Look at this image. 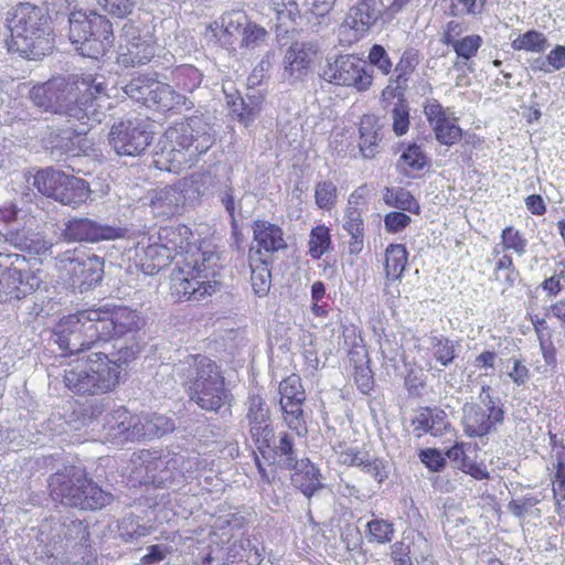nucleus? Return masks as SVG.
Masks as SVG:
<instances>
[{
	"instance_id": "nucleus-1",
	"label": "nucleus",
	"mask_w": 565,
	"mask_h": 565,
	"mask_svg": "<svg viewBox=\"0 0 565 565\" xmlns=\"http://www.w3.org/2000/svg\"><path fill=\"white\" fill-rule=\"evenodd\" d=\"M29 98L40 109L64 115L87 128L100 124L109 106L105 82L93 75L53 77L34 85Z\"/></svg>"
},
{
	"instance_id": "nucleus-2",
	"label": "nucleus",
	"mask_w": 565,
	"mask_h": 565,
	"mask_svg": "<svg viewBox=\"0 0 565 565\" xmlns=\"http://www.w3.org/2000/svg\"><path fill=\"white\" fill-rule=\"evenodd\" d=\"M31 532L29 547L47 565H88L93 559L87 525L78 519L52 516Z\"/></svg>"
},
{
	"instance_id": "nucleus-3",
	"label": "nucleus",
	"mask_w": 565,
	"mask_h": 565,
	"mask_svg": "<svg viewBox=\"0 0 565 565\" xmlns=\"http://www.w3.org/2000/svg\"><path fill=\"white\" fill-rule=\"evenodd\" d=\"M10 40L8 51L28 60H40L54 46L53 26L49 12L29 2L19 3L7 17Z\"/></svg>"
},
{
	"instance_id": "nucleus-4",
	"label": "nucleus",
	"mask_w": 565,
	"mask_h": 565,
	"mask_svg": "<svg viewBox=\"0 0 565 565\" xmlns=\"http://www.w3.org/2000/svg\"><path fill=\"white\" fill-rule=\"evenodd\" d=\"M182 380L190 402L201 409L217 413L228 403L231 394L220 366L210 358L201 354L188 355L173 367Z\"/></svg>"
},
{
	"instance_id": "nucleus-5",
	"label": "nucleus",
	"mask_w": 565,
	"mask_h": 565,
	"mask_svg": "<svg viewBox=\"0 0 565 565\" xmlns=\"http://www.w3.org/2000/svg\"><path fill=\"white\" fill-rule=\"evenodd\" d=\"M218 262L213 248H192L180 258L170 277L171 296L177 301H200L216 291L215 267Z\"/></svg>"
},
{
	"instance_id": "nucleus-6",
	"label": "nucleus",
	"mask_w": 565,
	"mask_h": 565,
	"mask_svg": "<svg viewBox=\"0 0 565 565\" xmlns=\"http://www.w3.org/2000/svg\"><path fill=\"white\" fill-rule=\"evenodd\" d=\"M131 465L129 480L134 486L175 489L185 481L193 468L198 466V458L143 449L132 455Z\"/></svg>"
},
{
	"instance_id": "nucleus-7",
	"label": "nucleus",
	"mask_w": 565,
	"mask_h": 565,
	"mask_svg": "<svg viewBox=\"0 0 565 565\" xmlns=\"http://www.w3.org/2000/svg\"><path fill=\"white\" fill-rule=\"evenodd\" d=\"M162 153L174 168L191 167L215 142V130L203 116H192L163 135Z\"/></svg>"
},
{
	"instance_id": "nucleus-8",
	"label": "nucleus",
	"mask_w": 565,
	"mask_h": 565,
	"mask_svg": "<svg viewBox=\"0 0 565 565\" xmlns=\"http://www.w3.org/2000/svg\"><path fill=\"white\" fill-rule=\"evenodd\" d=\"M50 494L54 501L81 510H98L111 502V494L87 479L85 470L68 466L49 478Z\"/></svg>"
},
{
	"instance_id": "nucleus-9",
	"label": "nucleus",
	"mask_w": 565,
	"mask_h": 565,
	"mask_svg": "<svg viewBox=\"0 0 565 565\" xmlns=\"http://www.w3.org/2000/svg\"><path fill=\"white\" fill-rule=\"evenodd\" d=\"M98 315L94 309L82 310L60 319L54 328V342L64 354H77L86 351H97L99 348L108 347L107 342L100 340Z\"/></svg>"
},
{
	"instance_id": "nucleus-10",
	"label": "nucleus",
	"mask_w": 565,
	"mask_h": 565,
	"mask_svg": "<svg viewBox=\"0 0 565 565\" xmlns=\"http://www.w3.org/2000/svg\"><path fill=\"white\" fill-rule=\"evenodd\" d=\"M120 372L92 351L76 365L64 371V384L78 395H99L110 392L119 382Z\"/></svg>"
},
{
	"instance_id": "nucleus-11",
	"label": "nucleus",
	"mask_w": 565,
	"mask_h": 565,
	"mask_svg": "<svg viewBox=\"0 0 565 565\" xmlns=\"http://www.w3.org/2000/svg\"><path fill=\"white\" fill-rule=\"evenodd\" d=\"M68 23L70 40L83 56L97 58L113 45V25L105 17L93 11H74Z\"/></svg>"
},
{
	"instance_id": "nucleus-12",
	"label": "nucleus",
	"mask_w": 565,
	"mask_h": 565,
	"mask_svg": "<svg viewBox=\"0 0 565 565\" xmlns=\"http://www.w3.org/2000/svg\"><path fill=\"white\" fill-rule=\"evenodd\" d=\"M478 398L480 403H466L461 408L463 433L471 438L488 436L504 422L503 405L491 396L490 386L483 385Z\"/></svg>"
},
{
	"instance_id": "nucleus-13",
	"label": "nucleus",
	"mask_w": 565,
	"mask_h": 565,
	"mask_svg": "<svg viewBox=\"0 0 565 565\" xmlns=\"http://www.w3.org/2000/svg\"><path fill=\"white\" fill-rule=\"evenodd\" d=\"M33 186L42 194L64 205L77 206L89 196L87 183L52 167L42 169L33 177Z\"/></svg>"
},
{
	"instance_id": "nucleus-14",
	"label": "nucleus",
	"mask_w": 565,
	"mask_h": 565,
	"mask_svg": "<svg viewBox=\"0 0 565 565\" xmlns=\"http://www.w3.org/2000/svg\"><path fill=\"white\" fill-rule=\"evenodd\" d=\"M202 177L192 175L175 184L154 190L150 196L151 212L157 217L170 218L181 214L186 203L196 202L202 195Z\"/></svg>"
},
{
	"instance_id": "nucleus-15",
	"label": "nucleus",
	"mask_w": 565,
	"mask_h": 565,
	"mask_svg": "<svg viewBox=\"0 0 565 565\" xmlns=\"http://www.w3.org/2000/svg\"><path fill=\"white\" fill-rule=\"evenodd\" d=\"M14 260V266L0 276V303L25 298L43 282V270L36 259L21 255Z\"/></svg>"
},
{
	"instance_id": "nucleus-16",
	"label": "nucleus",
	"mask_w": 565,
	"mask_h": 565,
	"mask_svg": "<svg viewBox=\"0 0 565 565\" xmlns=\"http://www.w3.org/2000/svg\"><path fill=\"white\" fill-rule=\"evenodd\" d=\"M159 45L149 28L125 24L120 39L117 61L124 67H136L150 62L158 63Z\"/></svg>"
},
{
	"instance_id": "nucleus-17",
	"label": "nucleus",
	"mask_w": 565,
	"mask_h": 565,
	"mask_svg": "<svg viewBox=\"0 0 565 565\" xmlns=\"http://www.w3.org/2000/svg\"><path fill=\"white\" fill-rule=\"evenodd\" d=\"M151 132L139 119L115 122L109 131V145L119 156H140L150 145Z\"/></svg>"
},
{
	"instance_id": "nucleus-18",
	"label": "nucleus",
	"mask_w": 565,
	"mask_h": 565,
	"mask_svg": "<svg viewBox=\"0 0 565 565\" xmlns=\"http://www.w3.org/2000/svg\"><path fill=\"white\" fill-rule=\"evenodd\" d=\"M322 78L335 85L352 86L360 92L366 90L373 79L365 62L353 55L340 56L329 64L323 70Z\"/></svg>"
},
{
	"instance_id": "nucleus-19",
	"label": "nucleus",
	"mask_w": 565,
	"mask_h": 565,
	"mask_svg": "<svg viewBox=\"0 0 565 565\" xmlns=\"http://www.w3.org/2000/svg\"><path fill=\"white\" fill-rule=\"evenodd\" d=\"M95 310L98 315L96 323L103 342L111 339H124V337L135 334L139 330L140 317L136 310L127 307L98 308Z\"/></svg>"
},
{
	"instance_id": "nucleus-20",
	"label": "nucleus",
	"mask_w": 565,
	"mask_h": 565,
	"mask_svg": "<svg viewBox=\"0 0 565 565\" xmlns=\"http://www.w3.org/2000/svg\"><path fill=\"white\" fill-rule=\"evenodd\" d=\"M280 408L287 426L298 435L307 431L302 404L306 399L305 390L298 375L292 374L279 384Z\"/></svg>"
},
{
	"instance_id": "nucleus-21",
	"label": "nucleus",
	"mask_w": 565,
	"mask_h": 565,
	"mask_svg": "<svg viewBox=\"0 0 565 565\" xmlns=\"http://www.w3.org/2000/svg\"><path fill=\"white\" fill-rule=\"evenodd\" d=\"M126 230L118 226L98 223L94 220L82 217L72 218L62 232L67 242L97 243L100 241H114L125 237Z\"/></svg>"
},
{
	"instance_id": "nucleus-22",
	"label": "nucleus",
	"mask_w": 565,
	"mask_h": 565,
	"mask_svg": "<svg viewBox=\"0 0 565 565\" xmlns=\"http://www.w3.org/2000/svg\"><path fill=\"white\" fill-rule=\"evenodd\" d=\"M424 114L439 143L450 147L461 139L462 129L450 108H445L437 99L429 98L424 103Z\"/></svg>"
},
{
	"instance_id": "nucleus-23",
	"label": "nucleus",
	"mask_w": 565,
	"mask_h": 565,
	"mask_svg": "<svg viewBox=\"0 0 565 565\" xmlns=\"http://www.w3.org/2000/svg\"><path fill=\"white\" fill-rule=\"evenodd\" d=\"M383 8L382 0H359L347 13L340 32L353 31V40L358 41L382 17Z\"/></svg>"
},
{
	"instance_id": "nucleus-24",
	"label": "nucleus",
	"mask_w": 565,
	"mask_h": 565,
	"mask_svg": "<svg viewBox=\"0 0 565 565\" xmlns=\"http://www.w3.org/2000/svg\"><path fill=\"white\" fill-rule=\"evenodd\" d=\"M193 233L190 227L183 224L177 226L161 227L158 232V239L166 248L175 255V263L192 252V248H213L210 243L200 245L193 244Z\"/></svg>"
},
{
	"instance_id": "nucleus-25",
	"label": "nucleus",
	"mask_w": 565,
	"mask_h": 565,
	"mask_svg": "<svg viewBox=\"0 0 565 565\" xmlns=\"http://www.w3.org/2000/svg\"><path fill=\"white\" fill-rule=\"evenodd\" d=\"M315 53L310 43H294L284 56V78L289 83L301 79L308 73Z\"/></svg>"
},
{
	"instance_id": "nucleus-26",
	"label": "nucleus",
	"mask_w": 565,
	"mask_h": 565,
	"mask_svg": "<svg viewBox=\"0 0 565 565\" xmlns=\"http://www.w3.org/2000/svg\"><path fill=\"white\" fill-rule=\"evenodd\" d=\"M108 347L99 348L97 355L107 361L108 365L115 366L119 372L124 364L136 359L139 353V345L134 337L128 339L107 340Z\"/></svg>"
},
{
	"instance_id": "nucleus-27",
	"label": "nucleus",
	"mask_w": 565,
	"mask_h": 565,
	"mask_svg": "<svg viewBox=\"0 0 565 565\" xmlns=\"http://www.w3.org/2000/svg\"><path fill=\"white\" fill-rule=\"evenodd\" d=\"M292 470L291 484L299 489L308 499L323 488L320 470L308 459H300Z\"/></svg>"
},
{
	"instance_id": "nucleus-28",
	"label": "nucleus",
	"mask_w": 565,
	"mask_h": 565,
	"mask_svg": "<svg viewBox=\"0 0 565 565\" xmlns=\"http://www.w3.org/2000/svg\"><path fill=\"white\" fill-rule=\"evenodd\" d=\"M70 265V270L73 275V284L78 285L81 292L92 288L103 278L104 264L97 256L88 257L84 260L74 259Z\"/></svg>"
},
{
	"instance_id": "nucleus-29",
	"label": "nucleus",
	"mask_w": 565,
	"mask_h": 565,
	"mask_svg": "<svg viewBox=\"0 0 565 565\" xmlns=\"http://www.w3.org/2000/svg\"><path fill=\"white\" fill-rule=\"evenodd\" d=\"M412 426L417 437L429 434L441 436L448 428L449 422L445 411L439 408H423L412 419Z\"/></svg>"
},
{
	"instance_id": "nucleus-30",
	"label": "nucleus",
	"mask_w": 565,
	"mask_h": 565,
	"mask_svg": "<svg viewBox=\"0 0 565 565\" xmlns=\"http://www.w3.org/2000/svg\"><path fill=\"white\" fill-rule=\"evenodd\" d=\"M132 419L134 415L125 407H118L104 417L103 429L106 436L120 443L134 441L135 437L130 436L134 425Z\"/></svg>"
},
{
	"instance_id": "nucleus-31",
	"label": "nucleus",
	"mask_w": 565,
	"mask_h": 565,
	"mask_svg": "<svg viewBox=\"0 0 565 565\" xmlns=\"http://www.w3.org/2000/svg\"><path fill=\"white\" fill-rule=\"evenodd\" d=\"M254 241L259 249L275 253L287 247L282 230L268 221L257 220L253 224Z\"/></svg>"
},
{
	"instance_id": "nucleus-32",
	"label": "nucleus",
	"mask_w": 565,
	"mask_h": 565,
	"mask_svg": "<svg viewBox=\"0 0 565 565\" xmlns=\"http://www.w3.org/2000/svg\"><path fill=\"white\" fill-rule=\"evenodd\" d=\"M360 143L359 148L365 159H372L379 152L381 136V126L379 118L374 115H364L360 121Z\"/></svg>"
},
{
	"instance_id": "nucleus-33",
	"label": "nucleus",
	"mask_w": 565,
	"mask_h": 565,
	"mask_svg": "<svg viewBox=\"0 0 565 565\" xmlns=\"http://www.w3.org/2000/svg\"><path fill=\"white\" fill-rule=\"evenodd\" d=\"M343 228L351 236L349 253L358 255L363 249L364 224L362 212L356 205H353L352 199L349 200L348 207L343 215Z\"/></svg>"
},
{
	"instance_id": "nucleus-34",
	"label": "nucleus",
	"mask_w": 565,
	"mask_h": 565,
	"mask_svg": "<svg viewBox=\"0 0 565 565\" xmlns=\"http://www.w3.org/2000/svg\"><path fill=\"white\" fill-rule=\"evenodd\" d=\"M184 96L177 93L169 84L153 81L146 106L159 111H168L184 104Z\"/></svg>"
},
{
	"instance_id": "nucleus-35",
	"label": "nucleus",
	"mask_w": 565,
	"mask_h": 565,
	"mask_svg": "<svg viewBox=\"0 0 565 565\" xmlns=\"http://www.w3.org/2000/svg\"><path fill=\"white\" fill-rule=\"evenodd\" d=\"M408 253L402 244H391L385 250V276L388 281L401 280L407 265Z\"/></svg>"
},
{
	"instance_id": "nucleus-36",
	"label": "nucleus",
	"mask_w": 565,
	"mask_h": 565,
	"mask_svg": "<svg viewBox=\"0 0 565 565\" xmlns=\"http://www.w3.org/2000/svg\"><path fill=\"white\" fill-rule=\"evenodd\" d=\"M169 79L181 92L192 93L201 85L203 73L193 65L183 64L171 71Z\"/></svg>"
},
{
	"instance_id": "nucleus-37",
	"label": "nucleus",
	"mask_w": 565,
	"mask_h": 565,
	"mask_svg": "<svg viewBox=\"0 0 565 565\" xmlns=\"http://www.w3.org/2000/svg\"><path fill=\"white\" fill-rule=\"evenodd\" d=\"M143 266L150 274L159 271L175 260V255L171 254L158 238L143 248Z\"/></svg>"
},
{
	"instance_id": "nucleus-38",
	"label": "nucleus",
	"mask_w": 565,
	"mask_h": 565,
	"mask_svg": "<svg viewBox=\"0 0 565 565\" xmlns=\"http://www.w3.org/2000/svg\"><path fill=\"white\" fill-rule=\"evenodd\" d=\"M383 200L388 206L396 207L402 211H407L414 214H418L420 211V206L413 194L401 186L386 188Z\"/></svg>"
},
{
	"instance_id": "nucleus-39",
	"label": "nucleus",
	"mask_w": 565,
	"mask_h": 565,
	"mask_svg": "<svg viewBox=\"0 0 565 565\" xmlns=\"http://www.w3.org/2000/svg\"><path fill=\"white\" fill-rule=\"evenodd\" d=\"M269 449H271L274 455L279 458L278 463L285 469L296 467L299 461L294 448V438L286 431L279 433L278 443L276 444L273 441Z\"/></svg>"
},
{
	"instance_id": "nucleus-40",
	"label": "nucleus",
	"mask_w": 565,
	"mask_h": 565,
	"mask_svg": "<svg viewBox=\"0 0 565 565\" xmlns=\"http://www.w3.org/2000/svg\"><path fill=\"white\" fill-rule=\"evenodd\" d=\"M6 241L20 249H25L38 255L46 253L52 246L50 242L45 241L40 235L28 237L24 232H9L6 234Z\"/></svg>"
},
{
	"instance_id": "nucleus-41",
	"label": "nucleus",
	"mask_w": 565,
	"mask_h": 565,
	"mask_svg": "<svg viewBox=\"0 0 565 565\" xmlns=\"http://www.w3.org/2000/svg\"><path fill=\"white\" fill-rule=\"evenodd\" d=\"M118 536L124 542H134L151 533V527L140 523V520L132 515H126L118 521Z\"/></svg>"
},
{
	"instance_id": "nucleus-42",
	"label": "nucleus",
	"mask_w": 565,
	"mask_h": 565,
	"mask_svg": "<svg viewBox=\"0 0 565 565\" xmlns=\"http://www.w3.org/2000/svg\"><path fill=\"white\" fill-rule=\"evenodd\" d=\"M511 46L515 51L543 53L550 43L542 32L529 30L513 40Z\"/></svg>"
},
{
	"instance_id": "nucleus-43",
	"label": "nucleus",
	"mask_w": 565,
	"mask_h": 565,
	"mask_svg": "<svg viewBox=\"0 0 565 565\" xmlns=\"http://www.w3.org/2000/svg\"><path fill=\"white\" fill-rule=\"evenodd\" d=\"M366 527L369 543L386 544L394 537V524L388 520L374 518L367 522Z\"/></svg>"
},
{
	"instance_id": "nucleus-44",
	"label": "nucleus",
	"mask_w": 565,
	"mask_h": 565,
	"mask_svg": "<svg viewBox=\"0 0 565 565\" xmlns=\"http://www.w3.org/2000/svg\"><path fill=\"white\" fill-rule=\"evenodd\" d=\"M269 9L275 13L278 26H287L300 18L298 3L295 0H270Z\"/></svg>"
},
{
	"instance_id": "nucleus-45",
	"label": "nucleus",
	"mask_w": 565,
	"mask_h": 565,
	"mask_svg": "<svg viewBox=\"0 0 565 565\" xmlns=\"http://www.w3.org/2000/svg\"><path fill=\"white\" fill-rule=\"evenodd\" d=\"M418 54L414 49L405 50L394 68L393 82L398 84L408 83L412 74L418 65Z\"/></svg>"
},
{
	"instance_id": "nucleus-46",
	"label": "nucleus",
	"mask_w": 565,
	"mask_h": 565,
	"mask_svg": "<svg viewBox=\"0 0 565 565\" xmlns=\"http://www.w3.org/2000/svg\"><path fill=\"white\" fill-rule=\"evenodd\" d=\"M241 47L255 51L266 45L267 31L254 22L248 21L241 34Z\"/></svg>"
},
{
	"instance_id": "nucleus-47",
	"label": "nucleus",
	"mask_w": 565,
	"mask_h": 565,
	"mask_svg": "<svg viewBox=\"0 0 565 565\" xmlns=\"http://www.w3.org/2000/svg\"><path fill=\"white\" fill-rule=\"evenodd\" d=\"M250 282L255 295L258 297L266 296L271 284V274L267 263L259 262L256 265L250 264Z\"/></svg>"
},
{
	"instance_id": "nucleus-48",
	"label": "nucleus",
	"mask_w": 565,
	"mask_h": 565,
	"mask_svg": "<svg viewBox=\"0 0 565 565\" xmlns=\"http://www.w3.org/2000/svg\"><path fill=\"white\" fill-rule=\"evenodd\" d=\"M330 244V232L327 226L319 225L311 230L309 253L312 258H320L329 249Z\"/></svg>"
},
{
	"instance_id": "nucleus-49",
	"label": "nucleus",
	"mask_w": 565,
	"mask_h": 565,
	"mask_svg": "<svg viewBox=\"0 0 565 565\" xmlns=\"http://www.w3.org/2000/svg\"><path fill=\"white\" fill-rule=\"evenodd\" d=\"M431 350L434 358L444 366L449 365L456 358L455 344L446 337H433Z\"/></svg>"
},
{
	"instance_id": "nucleus-50",
	"label": "nucleus",
	"mask_w": 565,
	"mask_h": 565,
	"mask_svg": "<svg viewBox=\"0 0 565 565\" xmlns=\"http://www.w3.org/2000/svg\"><path fill=\"white\" fill-rule=\"evenodd\" d=\"M482 43L483 40L480 35L470 34L458 39L449 46L454 49L459 58L468 61L477 54Z\"/></svg>"
},
{
	"instance_id": "nucleus-51",
	"label": "nucleus",
	"mask_w": 565,
	"mask_h": 565,
	"mask_svg": "<svg viewBox=\"0 0 565 565\" xmlns=\"http://www.w3.org/2000/svg\"><path fill=\"white\" fill-rule=\"evenodd\" d=\"M248 425H258L269 422V408L259 395H250L247 402Z\"/></svg>"
},
{
	"instance_id": "nucleus-52",
	"label": "nucleus",
	"mask_w": 565,
	"mask_h": 565,
	"mask_svg": "<svg viewBox=\"0 0 565 565\" xmlns=\"http://www.w3.org/2000/svg\"><path fill=\"white\" fill-rule=\"evenodd\" d=\"M132 424L130 436L135 437V440L141 438H157L153 414L134 415Z\"/></svg>"
},
{
	"instance_id": "nucleus-53",
	"label": "nucleus",
	"mask_w": 565,
	"mask_h": 565,
	"mask_svg": "<svg viewBox=\"0 0 565 565\" xmlns=\"http://www.w3.org/2000/svg\"><path fill=\"white\" fill-rule=\"evenodd\" d=\"M152 83L153 79L137 77L131 79L124 87V92L129 98L146 105V102L151 94Z\"/></svg>"
},
{
	"instance_id": "nucleus-54",
	"label": "nucleus",
	"mask_w": 565,
	"mask_h": 565,
	"mask_svg": "<svg viewBox=\"0 0 565 565\" xmlns=\"http://www.w3.org/2000/svg\"><path fill=\"white\" fill-rule=\"evenodd\" d=\"M501 243L503 250H513L518 256H523L526 252L527 241L512 226L502 231Z\"/></svg>"
},
{
	"instance_id": "nucleus-55",
	"label": "nucleus",
	"mask_w": 565,
	"mask_h": 565,
	"mask_svg": "<svg viewBox=\"0 0 565 565\" xmlns=\"http://www.w3.org/2000/svg\"><path fill=\"white\" fill-rule=\"evenodd\" d=\"M249 434L257 449L262 454L271 447L275 433L269 422L249 426Z\"/></svg>"
},
{
	"instance_id": "nucleus-56",
	"label": "nucleus",
	"mask_w": 565,
	"mask_h": 565,
	"mask_svg": "<svg viewBox=\"0 0 565 565\" xmlns=\"http://www.w3.org/2000/svg\"><path fill=\"white\" fill-rule=\"evenodd\" d=\"M315 199L320 209L331 210L337 202V186L331 181L317 183Z\"/></svg>"
},
{
	"instance_id": "nucleus-57",
	"label": "nucleus",
	"mask_w": 565,
	"mask_h": 565,
	"mask_svg": "<svg viewBox=\"0 0 565 565\" xmlns=\"http://www.w3.org/2000/svg\"><path fill=\"white\" fill-rule=\"evenodd\" d=\"M98 7L106 13L117 17L125 18L132 13L137 0H96Z\"/></svg>"
},
{
	"instance_id": "nucleus-58",
	"label": "nucleus",
	"mask_w": 565,
	"mask_h": 565,
	"mask_svg": "<svg viewBox=\"0 0 565 565\" xmlns=\"http://www.w3.org/2000/svg\"><path fill=\"white\" fill-rule=\"evenodd\" d=\"M393 130L397 136H403L409 127V109L405 100L396 102L391 110Z\"/></svg>"
},
{
	"instance_id": "nucleus-59",
	"label": "nucleus",
	"mask_w": 565,
	"mask_h": 565,
	"mask_svg": "<svg viewBox=\"0 0 565 565\" xmlns=\"http://www.w3.org/2000/svg\"><path fill=\"white\" fill-rule=\"evenodd\" d=\"M248 22L247 17L239 11L226 13L222 17L224 34L228 38L241 36L242 31ZM231 41V39H228Z\"/></svg>"
},
{
	"instance_id": "nucleus-60",
	"label": "nucleus",
	"mask_w": 565,
	"mask_h": 565,
	"mask_svg": "<svg viewBox=\"0 0 565 565\" xmlns=\"http://www.w3.org/2000/svg\"><path fill=\"white\" fill-rule=\"evenodd\" d=\"M361 470L370 475L379 483L385 481L390 473L388 462L382 458L373 457L371 455L365 459V463Z\"/></svg>"
},
{
	"instance_id": "nucleus-61",
	"label": "nucleus",
	"mask_w": 565,
	"mask_h": 565,
	"mask_svg": "<svg viewBox=\"0 0 565 565\" xmlns=\"http://www.w3.org/2000/svg\"><path fill=\"white\" fill-rule=\"evenodd\" d=\"M370 64L375 66L383 75L391 74L393 70V62L390 58L386 50L380 45L374 44L369 52Z\"/></svg>"
},
{
	"instance_id": "nucleus-62",
	"label": "nucleus",
	"mask_w": 565,
	"mask_h": 565,
	"mask_svg": "<svg viewBox=\"0 0 565 565\" xmlns=\"http://www.w3.org/2000/svg\"><path fill=\"white\" fill-rule=\"evenodd\" d=\"M337 455L339 463L349 467H358L360 469H362L365 463V459L370 456L367 451L361 450L358 447L344 448L337 451Z\"/></svg>"
},
{
	"instance_id": "nucleus-63",
	"label": "nucleus",
	"mask_w": 565,
	"mask_h": 565,
	"mask_svg": "<svg viewBox=\"0 0 565 565\" xmlns=\"http://www.w3.org/2000/svg\"><path fill=\"white\" fill-rule=\"evenodd\" d=\"M401 161L412 170L418 171L427 164V158L422 148L415 143L408 145L401 156Z\"/></svg>"
},
{
	"instance_id": "nucleus-64",
	"label": "nucleus",
	"mask_w": 565,
	"mask_h": 565,
	"mask_svg": "<svg viewBox=\"0 0 565 565\" xmlns=\"http://www.w3.org/2000/svg\"><path fill=\"white\" fill-rule=\"evenodd\" d=\"M262 100L263 97L260 95H247L245 98H242V110L238 116L245 125L253 121L259 114Z\"/></svg>"
}]
</instances>
